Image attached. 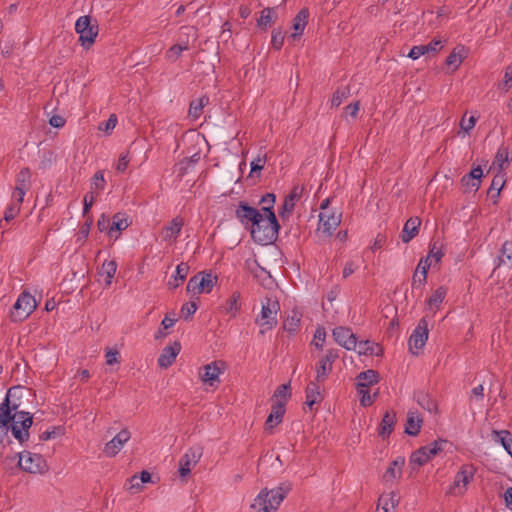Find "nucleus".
I'll return each instance as SVG.
<instances>
[{
  "mask_svg": "<svg viewBox=\"0 0 512 512\" xmlns=\"http://www.w3.org/2000/svg\"><path fill=\"white\" fill-rule=\"evenodd\" d=\"M290 490L289 482L281 483L277 488L271 490L262 489L251 504V508L255 512H276Z\"/></svg>",
  "mask_w": 512,
  "mask_h": 512,
  "instance_id": "1",
  "label": "nucleus"
},
{
  "mask_svg": "<svg viewBox=\"0 0 512 512\" xmlns=\"http://www.w3.org/2000/svg\"><path fill=\"white\" fill-rule=\"evenodd\" d=\"M281 226L276 215H262V221H258L250 230L254 242L260 245L273 244L278 239Z\"/></svg>",
  "mask_w": 512,
  "mask_h": 512,
  "instance_id": "2",
  "label": "nucleus"
},
{
  "mask_svg": "<svg viewBox=\"0 0 512 512\" xmlns=\"http://www.w3.org/2000/svg\"><path fill=\"white\" fill-rule=\"evenodd\" d=\"M280 310V304L277 299L266 297L262 302L261 313L255 319L261 329L259 333L264 335L266 331L272 330L278 323L277 314Z\"/></svg>",
  "mask_w": 512,
  "mask_h": 512,
  "instance_id": "3",
  "label": "nucleus"
},
{
  "mask_svg": "<svg viewBox=\"0 0 512 512\" xmlns=\"http://www.w3.org/2000/svg\"><path fill=\"white\" fill-rule=\"evenodd\" d=\"M75 31L79 34V42L85 49H89L96 40L99 25L96 19L90 15L79 17L75 23Z\"/></svg>",
  "mask_w": 512,
  "mask_h": 512,
  "instance_id": "4",
  "label": "nucleus"
},
{
  "mask_svg": "<svg viewBox=\"0 0 512 512\" xmlns=\"http://www.w3.org/2000/svg\"><path fill=\"white\" fill-rule=\"evenodd\" d=\"M16 456L19 457L17 466L24 472L45 474L49 470L48 464L41 454L25 450L17 453Z\"/></svg>",
  "mask_w": 512,
  "mask_h": 512,
  "instance_id": "5",
  "label": "nucleus"
},
{
  "mask_svg": "<svg viewBox=\"0 0 512 512\" xmlns=\"http://www.w3.org/2000/svg\"><path fill=\"white\" fill-rule=\"evenodd\" d=\"M36 308L35 298L28 292H22L13 305L10 318L13 322H22L30 316Z\"/></svg>",
  "mask_w": 512,
  "mask_h": 512,
  "instance_id": "6",
  "label": "nucleus"
},
{
  "mask_svg": "<svg viewBox=\"0 0 512 512\" xmlns=\"http://www.w3.org/2000/svg\"><path fill=\"white\" fill-rule=\"evenodd\" d=\"M444 444H447V440L439 438L428 445L420 447L411 454L410 463L417 464L418 466H423L432 457L438 455L440 452L443 451Z\"/></svg>",
  "mask_w": 512,
  "mask_h": 512,
  "instance_id": "7",
  "label": "nucleus"
},
{
  "mask_svg": "<svg viewBox=\"0 0 512 512\" xmlns=\"http://www.w3.org/2000/svg\"><path fill=\"white\" fill-rule=\"evenodd\" d=\"M262 215L260 210L250 206L245 201H240L235 211L236 218L245 228H249V230H251L258 221H262Z\"/></svg>",
  "mask_w": 512,
  "mask_h": 512,
  "instance_id": "8",
  "label": "nucleus"
},
{
  "mask_svg": "<svg viewBox=\"0 0 512 512\" xmlns=\"http://www.w3.org/2000/svg\"><path fill=\"white\" fill-rule=\"evenodd\" d=\"M203 455L201 446L191 447L179 460V475L181 479H186L190 475L191 468L194 467Z\"/></svg>",
  "mask_w": 512,
  "mask_h": 512,
  "instance_id": "9",
  "label": "nucleus"
},
{
  "mask_svg": "<svg viewBox=\"0 0 512 512\" xmlns=\"http://www.w3.org/2000/svg\"><path fill=\"white\" fill-rule=\"evenodd\" d=\"M224 361H214L200 368V379L210 387H217L220 380L219 375L225 370Z\"/></svg>",
  "mask_w": 512,
  "mask_h": 512,
  "instance_id": "10",
  "label": "nucleus"
},
{
  "mask_svg": "<svg viewBox=\"0 0 512 512\" xmlns=\"http://www.w3.org/2000/svg\"><path fill=\"white\" fill-rule=\"evenodd\" d=\"M428 333V322L425 318H422L419 320L418 325L413 330L408 340L409 350L413 354H417V352H414L413 349L419 350L423 348L428 339Z\"/></svg>",
  "mask_w": 512,
  "mask_h": 512,
  "instance_id": "11",
  "label": "nucleus"
},
{
  "mask_svg": "<svg viewBox=\"0 0 512 512\" xmlns=\"http://www.w3.org/2000/svg\"><path fill=\"white\" fill-rule=\"evenodd\" d=\"M181 35H186L187 40H181L180 43L174 44L166 52L167 59L173 62H175L180 57L183 51L189 50L188 38L190 36H192L194 41L196 40V29L193 26H183L181 27Z\"/></svg>",
  "mask_w": 512,
  "mask_h": 512,
  "instance_id": "12",
  "label": "nucleus"
},
{
  "mask_svg": "<svg viewBox=\"0 0 512 512\" xmlns=\"http://www.w3.org/2000/svg\"><path fill=\"white\" fill-rule=\"evenodd\" d=\"M12 389L8 390V393L4 401L0 404V408L8 412L9 422L6 423L7 433L11 431L13 433V426L17 429H22L23 418L17 419L16 412L19 409L20 404L10 400Z\"/></svg>",
  "mask_w": 512,
  "mask_h": 512,
  "instance_id": "13",
  "label": "nucleus"
},
{
  "mask_svg": "<svg viewBox=\"0 0 512 512\" xmlns=\"http://www.w3.org/2000/svg\"><path fill=\"white\" fill-rule=\"evenodd\" d=\"M475 469L472 465H463L454 477L453 485L450 487L449 493H455L456 488L459 489L458 493L462 494L466 490V486L473 479Z\"/></svg>",
  "mask_w": 512,
  "mask_h": 512,
  "instance_id": "14",
  "label": "nucleus"
},
{
  "mask_svg": "<svg viewBox=\"0 0 512 512\" xmlns=\"http://www.w3.org/2000/svg\"><path fill=\"white\" fill-rule=\"evenodd\" d=\"M332 336L335 342L347 350H352L357 347L356 335L348 327L339 326L334 328Z\"/></svg>",
  "mask_w": 512,
  "mask_h": 512,
  "instance_id": "15",
  "label": "nucleus"
},
{
  "mask_svg": "<svg viewBox=\"0 0 512 512\" xmlns=\"http://www.w3.org/2000/svg\"><path fill=\"white\" fill-rule=\"evenodd\" d=\"M17 419L23 418V426L22 429H17L13 426V437L19 441V443L23 444L29 440V429L33 425V415L30 412L26 411H15Z\"/></svg>",
  "mask_w": 512,
  "mask_h": 512,
  "instance_id": "16",
  "label": "nucleus"
},
{
  "mask_svg": "<svg viewBox=\"0 0 512 512\" xmlns=\"http://www.w3.org/2000/svg\"><path fill=\"white\" fill-rule=\"evenodd\" d=\"M130 432L127 429L121 430L117 433L104 447V453L108 457L115 456L123 447V445L130 439Z\"/></svg>",
  "mask_w": 512,
  "mask_h": 512,
  "instance_id": "17",
  "label": "nucleus"
},
{
  "mask_svg": "<svg viewBox=\"0 0 512 512\" xmlns=\"http://www.w3.org/2000/svg\"><path fill=\"white\" fill-rule=\"evenodd\" d=\"M303 192V188L294 186L290 193L285 197L282 207L279 211V216L282 219L288 218L294 210L295 201L298 200Z\"/></svg>",
  "mask_w": 512,
  "mask_h": 512,
  "instance_id": "18",
  "label": "nucleus"
},
{
  "mask_svg": "<svg viewBox=\"0 0 512 512\" xmlns=\"http://www.w3.org/2000/svg\"><path fill=\"white\" fill-rule=\"evenodd\" d=\"M180 350L181 344L178 341H175L172 345L165 347L158 357V365L161 368H168L171 366L175 362Z\"/></svg>",
  "mask_w": 512,
  "mask_h": 512,
  "instance_id": "19",
  "label": "nucleus"
},
{
  "mask_svg": "<svg viewBox=\"0 0 512 512\" xmlns=\"http://www.w3.org/2000/svg\"><path fill=\"white\" fill-rule=\"evenodd\" d=\"M285 411H286L285 410V402H282L281 400H276L272 404L271 412L266 419V422H265L266 430H271L276 425L281 423L282 419L284 417Z\"/></svg>",
  "mask_w": 512,
  "mask_h": 512,
  "instance_id": "20",
  "label": "nucleus"
},
{
  "mask_svg": "<svg viewBox=\"0 0 512 512\" xmlns=\"http://www.w3.org/2000/svg\"><path fill=\"white\" fill-rule=\"evenodd\" d=\"M429 256L421 258L412 277V287L424 285L427 281V273L431 266Z\"/></svg>",
  "mask_w": 512,
  "mask_h": 512,
  "instance_id": "21",
  "label": "nucleus"
},
{
  "mask_svg": "<svg viewBox=\"0 0 512 512\" xmlns=\"http://www.w3.org/2000/svg\"><path fill=\"white\" fill-rule=\"evenodd\" d=\"M131 225V220L126 215V213L118 212L114 214L112 218L111 227L108 230V236L113 237L115 233L117 235L115 238L117 239L120 233L127 229Z\"/></svg>",
  "mask_w": 512,
  "mask_h": 512,
  "instance_id": "22",
  "label": "nucleus"
},
{
  "mask_svg": "<svg viewBox=\"0 0 512 512\" xmlns=\"http://www.w3.org/2000/svg\"><path fill=\"white\" fill-rule=\"evenodd\" d=\"M405 465V458L402 456L397 457L393 460L383 475L384 482H393L395 479L400 478L402 475V469Z\"/></svg>",
  "mask_w": 512,
  "mask_h": 512,
  "instance_id": "23",
  "label": "nucleus"
},
{
  "mask_svg": "<svg viewBox=\"0 0 512 512\" xmlns=\"http://www.w3.org/2000/svg\"><path fill=\"white\" fill-rule=\"evenodd\" d=\"M421 219L419 217H410L404 224L401 240L403 243L410 242L419 232Z\"/></svg>",
  "mask_w": 512,
  "mask_h": 512,
  "instance_id": "24",
  "label": "nucleus"
},
{
  "mask_svg": "<svg viewBox=\"0 0 512 512\" xmlns=\"http://www.w3.org/2000/svg\"><path fill=\"white\" fill-rule=\"evenodd\" d=\"M340 222V216H337L334 213L328 215L326 212L322 211L319 214V225L322 227L323 232L328 235H332Z\"/></svg>",
  "mask_w": 512,
  "mask_h": 512,
  "instance_id": "25",
  "label": "nucleus"
},
{
  "mask_svg": "<svg viewBox=\"0 0 512 512\" xmlns=\"http://www.w3.org/2000/svg\"><path fill=\"white\" fill-rule=\"evenodd\" d=\"M396 424V413L394 411H386L378 428V434L385 439L393 432Z\"/></svg>",
  "mask_w": 512,
  "mask_h": 512,
  "instance_id": "26",
  "label": "nucleus"
},
{
  "mask_svg": "<svg viewBox=\"0 0 512 512\" xmlns=\"http://www.w3.org/2000/svg\"><path fill=\"white\" fill-rule=\"evenodd\" d=\"M467 56L468 49L464 45H458L448 55L445 64L449 67L453 66V71H455Z\"/></svg>",
  "mask_w": 512,
  "mask_h": 512,
  "instance_id": "27",
  "label": "nucleus"
},
{
  "mask_svg": "<svg viewBox=\"0 0 512 512\" xmlns=\"http://www.w3.org/2000/svg\"><path fill=\"white\" fill-rule=\"evenodd\" d=\"M414 398L423 409L429 411L430 413L437 412V401L430 394L424 391H417L414 393Z\"/></svg>",
  "mask_w": 512,
  "mask_h": 512,
  "instance_id": "28",
  "label": "nucleus"
},
{
  "mask_svg": "<svg viewBox=\"0 0 512 512\" xmlns=\"http://www.w3.org/2000/svg\"><path fill=\"white\" fill-rule=\"evenodd\" d=\"M309 10L308 8H302L293 19V38H296L303 34V31L308 23Z\"/></svg>",
  "mask_w": 512,
  "mask_h": 512,
  "instance_id": "29",
  "label": "nucleus"
},
{
  "mask_svg": "<svg viewBox=\"0 0 512 512\" xmlns=\"http://www.w3.org/2000/svg\"><path fill=\"white\" fill-rule=\"evenodd\" d=\"M183 225H184V221L182 218H180V217L174 218L170 222L169 226H166L163 228V231H162L163 239L165 241L176 239L179 236Z\"/></svg>",
  "mask_w": 512,
  "mask_h": 512,
  "instance_id": "30",
  "label": "nucleus"
},
{
  "mask_svg": "<svg viewBox=\"0 0 512 512\" xmlns=\"http://www.w3.org/2000/svg\"><path fill=\"white\" fill-rule=\"evenodd\" d=\"M306 401L305 404L309 406L310 409L313 408V405L316 403H320L323 399L319 385L317 381H311L306 387Z\"/></svg>",
  "mask_w": 512,
  "mask_h": 512,
  "instance_id": "31",
  "label": "nucleus"
},
{
  "mask_svg": "<svg viewBox=\"0 0 512 512\" xmlns=\"http://www.w3.org/2000/svg\"><path fill=\"white\" fill-rule=\"evenodd\" d=\"M189 265L188 263L181 262L177 265L175 274L172 276V280L168 282V286L170 289H176L183 283L189 273Z\"/></svg>",
  "mask_w": 512,
  "mask_h": 512,
  "instance_id": "32",
  "label": "nucleus"
},
{
  "mask_svg": "<svg viewBox=\"0 0 512 512\" xmlns=\"http://www.w3.org/2000/svg\"><path fill=\"white\" fill-rule=\"evenodd\" d=\"M505 263H508L510 266H512V241H505L502 244L499 250V255L495 259L494 270Z\"/></svg>",
  "mask_w": 512,
  "mask_h": 512,
  "instance_id": "33",
  "label": "nucleus"
},
{
  "mask_svg": "<svg viewBox=\"0 0 512 512\" xmlns=\"http://www.w3.org/2000/svg\"><path fill=\"white\" fill-rule=\"evenodd\" d=\"M423 420L417 413L409 411L405 424V433L410 436H417L420 432Z\"/></svg>",
  "mask_w": 512,
  "mask_h": 512,
  "instance_id": "34",
  "label": "nucleus"
},
{
  "mask_svg": "<svg viewBox=\"0 0 512 512\" xmlns=\"http://www.w3.org/2000/svg\"><path fill=\"white\" fill-rule=\"evenodd\" d=\"M356 387H365L376 384L379 382V373L375 370L368 369L366 371L360 372L357 376Z\"/></svg>",
  "mask_w": 512,
  "mask_h": 512,
  "instance_id": "35",
  "label": "nucleus"
},
{
  "mask_svg": "<svg viewBox=\"0 0 512 512\" xmlns=\"http://www.w3.org/2000/svg\"><path fill=\"white\" fill-rule=\"evenodd\" d=\"M358 353L366 356H381L383 354V348L372 341L365 340L357 342Z\"/></svg>",
  "mask_w": 512,
  "mask_h": 512,
  "instance_id": "36",
  "label": "nucleus"
},
{
  "mask_svg": "<svg viewBox=\"0 0 512 512\" xmlns=\"http://www.w3.org/2000/svg\"><path fill=\"white\" fill-rule=\"evenodd\" d=\"M512 160V152L507 146L501 145L495 155L493 165L498 166L500 170L504 169V164H509Z\"/></svg>",
  "mask_w": 512,
  "mask_h": 512,
  "instance_id": "37",
  "label": "nucleus"
},
{
  "mask_svg": "<svg viewBox=\"0 0 512 512\" xmlns=\"http://www.w3.org/2000/svg\"><path fill=\"white\" fill-rule=\"evenodd\" d=\"M117 270V263L115 260H106L103 262L99 274L101 276H105L106 285H110L112 283V279Z\"/></svg>",
  "mask_w": 512,
  "mask_h": 512,
  "instance_id": "38",
  "label": "nucleus"
},
{
  "mask_svg": "<svg viewBox=\"0 0 512 512\" xmlns=\"http://www.w3.org/2000/svg\"><path fill=\"white\" fill-rule=\"evenodd\" d=\"M208 103L209 98L207 96H202L192 100L189 106V115L194 119L199 118L202 114L204 106H206Z\"/></svg>",
  "mask_w": 512,
  "mask_h": 512,
  "instance_id": "39",
  "label": "nucleus"
},
{
  "mask_svg": "<svg viewBox=\"0 0 512 512\" xmlns=\"http://www.w3.org/2000/svg\"><path fill=\"white\" fill-rule=\"evenodd\" d=\"M217 282V277L213 276L208 272H200L199 273V284L201 293H209L213 289L215 283Z\"/></svg>",
  "mask_w": 512,
  "mask_h": 512,
  "instance_id": "40",
  "label": "nucleus"
},
{
  "mask_svg": "<svg viewBox=\"0 0 512 512\" xmlns=\"http://www.w3.org/2000/svg\"><path fill=\"white\" fill-rule=\"evenodd\" d=\"M276 202V195L274 193H266L259 201L262 205L261 211L264 215H276L274 211V204Z\"/></svg>",
  "mask_w": 512,
  "mask_h": 512,
  "instance_id": "41",
  "label": "nucleus"
},
{
  "mask_svg": "<svg viewBox=\"0 0 512 512\" xmlns=\"http://www.w3.org/2000/svg\"><path fill=\"white\" fill-rule=\"evenodd\" d=\"M277 8V5L275 7H266L261 11L260 18L257 20V26L261 28L262 30H266L268 25H270L274 20L276 19V15L273 17L272 13Z\"/></svg>",
  "mask_w": 512,
  "mask_h": 512,
  "instance_id": "42",
  "label": "nucleus"
},
{
  "mask_svg": "<svg viewBox=\"0 0 512 512\" xmlns=\"http://www.w3.org/2000/svg\"><path fill=\"white\" fill-rule=\"evenodd\" d=\"M350 87L349 86H342L337 88V90L333 93L332 99H331V106L332 107H338L342 104L344 100H346L350 96Z\"/></svg>",
  "mask_w": 512,
  "mask_h": 512,
  "instance_id": "43",
  "label": "nucleus"
},
{
  "mask_svg": "<svg viewBox=\"0 0 512 512\" xmlns=\"http://www.w3.org/2000/svg\"><path fill=\"white\" fill-rule=\"evenodd\" d=\"M241 297L240 292L235 291L232 293L229 299L226 301L225 310L227 313H231L233 316L236 315L237 312L241 309V304L239 302Z\"/></svg>",
  "mask_w": 512,
  "mask_h": 512,
  "instance_id": "44",
  "label": "nucleus"
},
{
  "mask_svg": "<svg viewBox=\"0 0 512 512\" xmlns=\"http://www.w3.org/2000/svg\"><path fill=\"white\" fill-rule=\"evenodd\" d=\"M200 160V153H195L191 157H185L178 164V176L183 177L191 165L196 164Z\"/></svg>",
  "mask_w": 512,
  "mask_h": 512,
  "instance_id": "45",
  "label": "nucleus"
},
{
  "mask_svg": "<svg viewBox=\"0 0 512 512\" xmlns=\"http://www.w3.org/2000/svg\"><path fill=\"white\" fill-rule=\"evenodd\" d=\"M332 371V365L326 362L324 359L320 358L318 363L316 364V381L323 382Z\"/></svg>",
  "mask_w": 512,
  "mask_h": 512,
  "instance_id": "46",
  "label": "nucleus"
},
{
  "mask_svg": "<svg viewBox=\"0 0 512 512\" xmlns=\"http://www.w3.org/2000/svg\"><path fill=\"white\" fill-rule=\"evenodd\" d=\"M446 294L447 289L444 286L438 287L427 300V304L430 307L438 308L445 299Z\"/></svg>",
  "mask_w": 512,
  "mask_h": 512,
  "instance_id": "47",
  "label": "nucleus"
},
{
  "mask_svg": "<svg viewBox=\"0 0 512 512\" xmlns=\"http://www.w3.org/2000/svg\"><path fill=\"white\" fill-rule=\"evenodd\" d=\"M30 189L31 171L28 167L22 168L16 176V186Z\"/></svg>",
  "mask_w": 512,
  "mask_h": 512,
  "instance_id": "48",
  "label": "nucleus"
},
{
  "mask_svg": "<svg viewBox=\"0 0 512 512\" xmlns=\"http://www.w3.org/2000/svg\"><path fill=\"white\" fill-rule=\"evenodd\" d=\"M9 419L8 412L0 408V454H2V450L5 448L3 441L7 437L6 423L9 422Z\"/></svg>",
  "mask_w": 512,
  "mask_h": 512,
  "instance_id": "49",
  "label": "nucleus"
},
{
  "mask_svg": "<svg viewBox=\"0 0 512 512\" xmlns=\"http://www.w3.org/2000/svg\"><path fill=\"white\" fill-rule=\"evenodd\" d=\"M495 440L500 441L501 445L506 451H509L512 444V434L508 430L493 431Z\"/></svg>",
  "mask_w": 512,
  "mask_h": 512,
  "instance_id": "50",
  "label": "nucleus"
},
{
  "mask_svg": "<svg viewBox=\"0 0 512 512\" xmlns=\"http://www.w3.org/2000/svg\"><path fill=\"white\" fill-rule=\"evenodd\" d=\"M495 440L500 441L501 445L506 451H509L512 444V434L508 430L493 431Z\"/></svg>",
  "mask_w": 512,
  "mask_h": 512,
  "instance_id": "51",
  "label": "nucleus"
},
{
  "mask_svg": "<svg viewBox=\"0 0 512 512\" xmlns=\"http://www.w3.org/2000/svg\"><path fill=\"white\" fill-rule=\"evenodd\" d=\"M300 316L297 313H294L292 316H289L283 323V329L288 331L289 333H294L299 325H300Z\"/></svg>",
  "mask_w": 512,
  "mask_h": 512,
  "instance_id": "52",
  "label": "nucleus"
},
{
  "mask_svg": "<svg viewBox=\"0 0 512 512\" xmlns=\"http://www.w3.org/2000/svg\"><path fill=\"white\" fill-rule=\"evenodd\" d=\"M504 185V181H501V179H498L495 177L492 180L491 186L489 187L487 191V195L490 196L492 199H494V203L497 202V198L500 195V191Z\"/></svg>",
  "mask_w": 512,
  "mask_h": 512,
  "instance_id": "53",
  "label": "nucleus"
},
{
  "mask_svg": "<svg viewBox=\"0 0 512 512\" xmlns=\"http://www.w3.org/2000/svg\"><path fill=\"white\" fill-rule=\"evenodd\" d=\"M290 390V383L282 384L277 387L273 396L286 403L291 396Z\"/></svg>",
  "mask_w": 512,
  "mask_h": 512,
  "instance_id": "54",
  "label": "nucleus"
},
{
  "mask_svg": "<svg viewBox=\"0 0 512 512\" xmlns=\"http://www.w3.org/2000/svg\"><path fill=\"white\" fill-rule=\"evenodd\" d=\"M359 394H361L360 404L364 407L372 405L374 402V398L377 396V393L374 394V397H371L368 388L365 387H356Z\"/></svg>",
  "mask_w": 512,
  "mask_h": 512,
  "instance_id": "55",
  "label": "nucleus"
},
{
  "mask_svg": "<svg viewBox=\"0 0 512 512\" xmlns=\"http://www.w3.org/2000/svg\"><path fill=\"white\" fill-rule=\"evenodd\" d=\"M461 183L464 187L468 188L469 190L477 191L480 188L481 180L474 179L468 174H466L462 177Z\"/></svg>",
  "mask_w": 512,
  "mask_h": 512,
  "instance_id": "56",
  "label": "nucleus"
},
{
  "mask_svg": "<svg viewBox=\"0 0 512 512\" xmlns=\"http://www.w3.org/2000/svg\"><path fill=\"white\" fill-rule=\"evenodd\" d=\"M198 309V306L195 302H186L181 307V314L185 320L189 319Z\"/></svg>",
  "mask_w": 512,
  "mask_h": 512,
  "instance_id": "57",
  "label": "nucleus"
},
{
  "mask_svg": "<svg viewBox=\"0 0 512 512\" xmlns=\"http://www.w3.org/2000/svg\"><path fill=\"white\" fill-rule=\"evenodd\" d=\"M20 206L17 203H11L4 212V220L6 222L13 220L19 214Z\"/></svg>",
  "mask_w": 512,
  "mask_h": 512,
  "instance_id": "58",
  "label": "nucleus"
},
{
  "mask_svg": "<svg viewBox=\"0 0 512 512\" xmlns=\"http://www.w3.org/2000/svg\"><path fill=\"white\" fill-rule=\"evenodd\" d=\"M284 43V34L283 32L279 30H273L272 31V39L271 44L274 49L280 50Z\"/></svg>",
  "mask_w": 512,
  "mask_h": 512,
  "instance_id": "59",
  "label": "nucleus"
},
{
  "mask_svg": "<svg viewBox=\"0 0 512 512\" xmlns=\"http://www.w3.org/2000/svg\"><path fill=\"white\" fill-rule=\"evenodd\" d=\"M186 290L189 293L201 294L199 284V273L189 279Z\"/></svg>",
  "mask_w": 512,
  "mask_h": 512,
  "instance_id": "60",
  "label": "nucleus"
},
{
  "mask_svg": "<svg viewBox=\"0 0 512 512\" xmlns=\"http://www.w3.org/2000/svg\"><path fill=\"white\" fill-rule=\"evenodd\" d=\"M389 502H390L391 508H394L395 502H394L393 497L391 499H387V498H384L381 496L378 500V506H377L376 512H389V509H390Z\"/></svg>",
  "mask_w": 512,
  "mask_h": 512,
  "instance_id": "61",
  "label": "nucleus"
},
{
  "mask_svg": "<svg viewBox=\"0 0 512 512\" xmlns=\"http://www.w3.org/2000/svg\"><path fill=\"white\" fill-rule=\"evenodd\" d=\"M117 124V116L115 114H111L107 121L101 123L99 129L105 131L106 133H110Z\"/></svg>",
  "mask_w": 512,
  "mask_h": 512,
  "instance_id": "62",
  "label": "nucleus"
},
{
  "mask_svg": "<svg viewBox=\"0 0 512 512\" xmlns=\"http://www.w3.org/2000/svg\"><path fill=\"white\" fill-rule=\"evenodd\" d=\"M62 429L61 427H53L51 431L47 430L44 431L39 435V441H47L50 439L56 438L59 434H61Z\"/></svg>",
  "mask_w": 512,
  "mask_h": 512,
  "instance_id": "63",
  "label": "nucleus"
},
{
  "mask_svg": "<svg viewBox=\"0 0 512 512\" xmlns=\"http://www.w3.org/2000/svg\"><path fill=\"white\" fill-rule=\"evenodd\" d=\"M109 227H111V221L108 216L105 214H102L100 218L97 221V228L100 232H107L109 230Z\"/></svg>",
  "mask_w": 512,
  "mask_h": 512,
  "instance_id": "64",
  "label": "nucleus"
}]
</instances>
